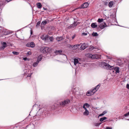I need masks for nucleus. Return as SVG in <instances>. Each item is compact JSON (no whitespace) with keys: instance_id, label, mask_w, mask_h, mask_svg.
I'll use <instances>...</instances> for the list:
<instances>
[{"instance_id":"f257e3e1","label":"nucleus","mask_w":129,"mask_h":129,"mask_svg":"<svg viewBox=\"0 0 129 129\" xmlns=\"http://www.w3.org/2000/svg\"><path fill=\"white\" fill-rule=\"evenodd\" d=\"M100 87V85H98L93 89L87 91L86 93V95L87 96H90L93 95L98 89Z\"/></svg>"},{"instance_id":"f03ea898","label":"nucleus","mask_w":129,"mask_h":129,"mask_svg":"<svg viewBox=\"0 0 129 129\" xmlns=\"http://www.w3.org/2000/svg\"><path fill=\"white\" fill-rule=\"evenodd\" d=\"M50 50V48L47 47H43L40 48V51L41 52L46 53L48 52Z\"/></svg>"},{"instance_id":"7ed1b4c3","label":"nucleus","mask_w":129,"mask_h":129,"mask_svg":"<svg viewBox=\"0 0 129 129\" xmlns=\"http://www.w3.org/2000/svg\"><path fill=\"white\" fill-rule=\"evenodd\" d=\"M88 57L91 58L93 59H98L100 57V55L98 54L92 55L91 54H89Z\"/></svg>"},{"instance_id":"20e7f679","label":"nucleus","mask_w":129,"mask_h":129,"mask_svg":"<svg viewBox=\"0 0 129 129\" xmlns=\"http://www.w3.org/2000/svg\"><path fill=\"white\" fill-rule=\"evenodd\" d=\"M89 4L87 3H84L81 6V7H79L78 8H76L75 9V10L78 9H84L85 8H87Z\"/></svg>"},{"instance_id":"39448f33","label":"nucleus","mask_w":129,"mask_h":129,"mask_svg":"<svg viewBox=\"0 0 129 129\" xmlns=\"http://www.w3.org/2000/svg\"><path fill=\"white\" fill-rule=\"evenodd\" d=\"M70 102V101L67 99L63 102H60L59 104L61 106H64L65 104H68Z\"/></svg>"},{"instance_id":"423d86ee","label":"nucleus","mask_w":129,"mask_h":129,"mask_svg":"<svg viewBox=\"0 0 129 129\" xmlns=\"http://www.w3.org/2000/svg\"><path fill=\"white\" fill-rule=\"evenodd\" d=\"M35 45L34 43L33 42L28 43L26 44V46L28 47H35Z\"/></svg>"},{"instance_id":"0eeeda50","label":"nucleus","mask_w":129,"mask_h":129,"mask_svg":"<svg viewBox=\"0 0 129 129\" xmlns=\"http://www.w3.org/2000/svg\"><path fill=\"white\" fill-rule=\"evenodd\" d=\"M48 38V36L45 34H44L41 37V38L43 40H46Z\"/></svg>"},{"instance_id":"6e6552de","label":"nucleus","mask_w":129,"mask_h":129,"mask_svg":"<svg viewBox=\"0 0 129 129\" xmlns=\"http://www.w3.org/2000/svg\"><path fill=\"white\" fill-rule=\"evenodd\" d=\"M107 26V25L105 23H104L100 24L99 25V27L101 29H103Z\"/></svg>"},{"instance_id":"1a4fd4ad","label":"nucleus","mask_w":129,"mask_h":129,"mask_svg":"<svg viewBox=\"0 0 129 129\" xmlns=\"http://www.w3.org/2000/svg\"><path fill=\"white\" fill-rule=\"evenodd\" d=\"M105 66L107 69H109L110 70H111V69H113V66H111L110 65L107 63L106 64Z\"/></svg>"},{"instance_id":"9d476101","label":"nucleus","mask_w":129,"mask_h":129,"mask_svg":"<svg viewBox=\"0 0 129 129\" xmlns=\"http://www.w3.org/2000/svg\"><path fill=\"white\" fill-rule=\"evenodd\" d=\"M85 110V111L83 112V114L84 115L87 116L89 114V111L87 110L86 108L84 109Z\"/></svg>"},{"instance_id":"9b49d317","label":"nucleus","mask_w":129,"mask_h":129,"mask_svg":"<svg viewBox=\"0 0 129 129\" xmlns=\"http://www.w3.org/2000/svg\"><path fill=\"white\" fill-rule=\"evenodd\" d=\"M87 47L86 44L85 43H83L81 46L80 48L82 50H84Z\"/></svg>"},{"instance_id":"f8f14e48","label":"nucleus","mask_w":129,"mask_h":129,"mask_svg":"<svg viewBox=\"0 0 129 129\" xmlns=\"http://www.w3.org/2000/svg\"><path fill=\"white\" fill-rule=\"evenodd\" d=\"M7 46L6 43L5 42H4L2 43V46L1 47V49H4Z\"/></svg>"},{"instance_id":"ddd939ff","label":"nucleus","mask_w":129,"mask_h":129,"mask_svg":"<svg viewBox=\"0 0 129 129\" xmlns=\"http://www.w3.org/2000/svg\"><path fill=\"white\" fill-rule=\"evenodd\" d=\"M42 55H39L38 57V58L37 60V62H39V61L41 60L42 59Z\"/></svg>"},{"instance_id":"4468645a","label":"nucleus","mask_w":129,"mask_h":129,"mask_svg":"<svg viewBox=\"0 0 129 129\" xmlns=\"http://www.w3.org/2000/svg\"><path fill=\"white\" fill-rule=\"evenodd\" d=\"M91 26L92 28H95L97 27V25L96 23H93L91 24Z\"/></svg>"},{"instance_id":"2eb2a0df","label":"nucleus","mask_w":129,"mask_h":129,"mask_svg":"<svg viewBox=\"0 0 129 129\" xmlns=\"http://www.w3.org/2000/svg\"><path fill=\"white\" fill-rule=\"evenodd\" d=\"M90 107V105L87 103H85L83 105V108L84 109H85V108H86L85 107L87 108H89Z\"/></svg>"},{"instance_id":"dca6fc26","label":"nucleus","mask_w":129,"mask_h":129,"mask_svg":"<svg viewBox=\"0 0 129 129\" xmlns=\"http://www.w3.org/2000/svg\"><path fill=\"white\" fill-rule=\"evenodd\" d=\"M80 44H77V45H74V46H73V45H72L71 46V47H73V48L74 49H77L78 47H79V46H80Z\"/></svg>"},{"instance_id":"f3484780","label":"nucleus","mask_w":129,"mask_h":129,"mask_svg":"<svg viewBox=\"0 0 129 129\" xmlns=\"http://www.w3.org/2000/svg\"><path fill=\"white\" fill-rule=\"evenodd\" d=\"M37 7L39 8H41L42 6L41 4L39 3H37Z\"/></svg>"},{"instance_id":"a211bd4d","label":"nucleus","mask_w":129,"mask_h":129,"mask_svg":"<svg viewBox=\"0 0 129 129\" xmlns=\"http://www.w3.org/2000/svg\"><path fill=\"white\" fill-rule=\"evenodd\" d=\"M113 4V2L112 1H110L109 3L108 6L109 7H112Z\"/></svg>"},{"instance_id":"6ab92c4d","label":"nucleus","mask_w":129,"mask_h":129,"mask_svg":"<svg viewBox=\"0 0 129 129\" xmlns=\"http://www.w3.org/2000/svg\"><path fill=\"white\" fill-rule=\"evenodd\" d=\"M77 25V23L76 22H74V23L73 25H71L70 28H72L76 26Z\"/></svg>"},{"instance_id":"aec40b11","label":"nucleus","mask_w":129,"mask_h":129,"mask_svg":"<svg viewBox=\"0 0 129 129\" xmlns=\"http://www.w3.org/2000/svg\"><path fill=\"white\" fill-rule=\"evenodd\" d=\"M74 64L76 65V64L78 63L79 61L77 59H74Z\"/></svg>"},{"instance_id":"412c9836","label":"nucleus","mask_w":129,"mask_h":129,"mask_svg":"<svg viewBox=\"0 0 129 129\" xmlns=\"http://www.w3.org/2000/svg\"><path fill=\"white\" fill-rule=\"evenodd\" d=\"M115 70L116 71V73H119V69L118 67L115 68Z\"/></svg>"},{"instance_id":"4be33fe9","label":"nucleus","mask_w":129,"mask_h":129,"mask_svg":"<svg viewBox=\"0 0 129 129\" xmlns=\"http://www.w3.org/2000/svg\"><path fill=\"white\" fill-rule=\"evenodd\" d=\"M107 119V118L106 117H104L103 118H101L100 119V120L101 122H102L104 120H106Z\"/></svg>"},{"instance_id":"5701e85b","label":"nucleus","mask_w":129,"mask_h":129,"mask_svg":"<svg viewBox=\"0 0 129 129\" xmlns=\"http://www.w3.org/2000/svg\"><path fill=\"white\" fill-rule=\"evenodd\" d=\"M57 40L59 41L62 40L63 39V38L62 37H58L56 38Z\"/></svg>"},{"instance_id":"b1692460","label":"nucleus","mask_w":129,"mask_h":129,"mask_svg":"<svg viewBox=\"0 0 129 129\" xmlns=\"http://www.w3.org/2000/svg\"><path fill=\"white\" fill-rule=\"evenodd\" d=\"M4 4L3 2L0 0V7L4 5Z\"/></svg>"},{"instance_id":"393cba45","label":"nucleus","mask_w":129,"mask_h":129,"mask_svg":"<svg viewBox=\"0 0 129 129\" xmlns=\"http://www.w3.org/2000/svg\"><path fill=\"white\" fill-rule=\"evenodd\" d=\"M92 35L94 37L97 36H98V35L97 33L93 32L92 34Z\"/></svg>"},{"instance_id":"a878e982","label":"nucleus","mask_w":129,"mask_h":129,"mask_svg":"<svg viewBox=\"0 0 129 129\" xmlns=\"http://www.w3.org/2000/svg\"><path fill=\"white\" fill-rule=\"evenodd\" d=\"M62 51L61 50H57L55 51V53L56 54H58V53H61L62 52Z\"/></svg>"},{"instance_id":"bb28decb","label":"nucleus","mask_w":129,"mask_h":129,"mask_svg":"<svg viewBox=\"0 0 129 129\" xmlns=\"http://www.w3.org/2000/svg\"><path fill=\"white\" fill-rule=\"evenodd\" d=\"M38 62H37V61L36 62L34 63L33 64V66L34 67H36L38 65Z\"/></svg>"},{"instance_id":"cd10ccee","label":"nucleus","mask_w":129,"mask_h":129,"mask_svg":"<svg viewBox=\"0 0 129 129\" xmlns=\"http://www.w3.org/2000/svg\"><path fill=\"white\" fill-rule=\"evenodd\" d=\"M104 20V19H103L102 18V19H99L98 20V21L100 23L102 22L103 20Z\"/></svg>"},{"instance_id":"c85d7f7f","label":"nucleus","mask_w":129,"mask_h":129,"mask_svg":"<svg viewBox=\"0 0 129 129\" xmlns=\"http://www.w3.org/2000/svg\"><path fill=\"white\" fill-rule=\"evenodd\" d=\"M47 23V22L46 21H42L41 23V24L44 25Z\"/></svg>"},{"instance_id":"c756f323","label":"nucleus","mask_w":129,"mask_h":129,"mask_svg":"<svg viewBox=\"0 0 129 129\" xmlns=\"http://www.w3.org/2000/svg\"><path fill=\"white\" fill-rule=\"evenodd\" d=\"M12 53L15 55H18L19 54V53L18 52H15V51H13L12 52Z\"/></svg>"},{"instance_id":"7c9ffc66","label":"nucleus","mask_w":129,"mask_h":129,"mask_svg":"<svg viewBox=\"0 0 129 129\" xmlns=\"http://www.w3.org/2000/svg\"><path fill=\"white\" fill-rule=\"evenodd\" d=\"M49 39L50 41H52L53 39V38L52 37H50L49 38Z\"/></svg>"},{"instance_id":"2f4dec72","label":"nucleus","mask_w":129,"mask_h":129,"mask_svg":"<svg viewBox=\"0 0 129 129\" xmlns=\"http://www.w3.org/2000/svg\"><path fill=\"white\" fill-rule=\"evenodd\" d=\"M129 115V111L128 113H126L124 115V116H128Z\"/></svg>"},{"instance_id":"473e14b6","label":"nucleus","mask_w":129,"mask_h":129,"mask_svg":"<svg viewBox=\"0 0 129 129\" xmlns=\"http://www.w3.org/2000/svg\"><path fill=\"white\" fill-rule=\"evenodd\" d=\"M40 23L41 22L40 21H38L36 25V26L37 27L38 26H39L40 24Z\"/></svg>"},{"instance_id":"72a5a7b5","label":"nucleus","mask_w":129,"mask_h":129,"mask_svg":"<svg viewBox=\"0 0 129 129\" xmlns=\"http://www.w3.org/2000/svg\"><path fill=\"white\" fill-rule=\"evenodd\" d=\"M105 129H112V128L111 127L107 126Z\"/></svg>"},{"instance_id":"f704fd0d","label":"nucleus","mask_w":129,"mask_h":129,"mask_svg":"<svg viewBox=\"0 0 129 129\" xmlns=\"http://www.w3.org/2000/svg\"><path fill=\"white\" fill-rule=\"evenodd\" d=\"M76 37V35L75 34L73 35V36H72V39H74V38L75 37Z\"/></svg>"},{"instance_id":"c9c22d12","label":"nucleus","mask_w":129,"mask_h":129,"mask_svg":"<svg viewBox=\"0 0 129 129\" xmlns=\"http://www.w3.org/2000/svg\"><path fill=\"white\" fill-rule=\"evenodd\" d=\"M100 124V123H96L95 124V126H98Z\"/></svg>"},{"instance_id":"e433bc0d","label":"nucleus","mask_w":129,"mask_h":129,"mask_svg":"<svg viewBox=\"0 0 129 129\" xmlns=\"http://www.w3.org/2000/svg\"><path fill=\"white\" fill-rule=\"evenodd\" d=\"M104 115V114L103 112L102 113H101V114L99 115V116H101L103 115Z\"/></svg>"},{"instance_id":"4c0bfd02","label":"nucleus","mask_w":129,"mask_h":129,"mask_svg":"<svg viewBox=\"0 0 129 129\" xmlns=\"http://www.w3.org/2000/svg\"><path fill=\"white\" fill-rule=\"evenodd\" d=\"M82 34L83 35L86 36V35H87V33H82Z\"/></svg>"},{"instance_id":"58836bf2","label":"nucleus","mask_w":129,"mask_h":129,"mask_svg":"<svg viewBox=\"0 0 129 129\" xmlns=\"http://www.w3.org/2000/svg\"><path fill=\"white\" fill-rule=\"evenodd\" d=\"M126 88L129 89V84H127L126 86Z\"/></svg>"},{"instance_id":"ea45409f","label":"nucleus","mask_w":129,"mask_h":129,"mask_svg":"<svg viewBox=\"0 0 129 129\" xmlns=\"http://www.w3.org/2000/svg\"><path fill=\"white\" fill-rule=\"evenodd\" d=\"M31 54V52L30 51H29L27 53V55H30Z\"/></svg>"},{"instance_id":"a19ab883","label":"nucleus","mask_w":129,"mask_h":129,"mask_svg":"<svg viewBox=\"0 0 129 129\" xmlns=\"http://www.w3.org/2000/svg\"><path fill=\"white\" fill-rule=\"evenodd\" d=\"M107 112L106 111H105L103 112V113L104 114H106L107 113Z\"/></svg>"},{"instance_id":"79ce46f5","label":"nucleus","mask_w":129,"mask_h":129,"mask_svg":"<svg viewBox=\"0 0 129 129\" xmlns=\"http://www.w3.org/2000/svg\"><path fill=\"white\" fill-rule=\"evenodd\" d=\"M3 21V19L1 18V17H0V21Z\"/></svg>"},{"instance_id":"37998d69","label":"nucleus","mask_w":129,"mask_h":129,"mask_svg":"<svg viewBox=\"0 0 129 129\" xmlns=\"http://www.w3.org/2000/svg\"><path fill=\"white\" fill-rule=\"evenodd\" d=\"M27 59V58L26 57L24 58H23V59L25 60H26Z\"/></svg>"},{"instance_id":"c03bdc74","label":"nucleus","mask_w":129,"mask_h":129,"mask_svg":"<svg viewBox=\"0 0 129 129\" xmlns=\"http://www.w3.org/2000/svg\"><path fill=\"white\" fill-rule=\"evenodd\" d=\"M31 76V75H27V77H30Z\"/></svg>"},{"instance_id":"a18cd8bd","label":"nucleus","mask_w":129,"mask_h":129,"mask_svg":"<svg viewBox=\"0 0 129 129\" xmlns=\"http://www.w3.org/2000/svg\"><path fill=\"white\" fill-rule=\"evenodd\" d=\"M67 38H68V39H69L68 38V37H67Z\"/></svg>"},{"instance_id":"49530a36","label":"nucleus","mask_w":129,"mask_h":129,"mask_svg":"<svg viewBox=\"0 0 129 129\" xmlns=\"http://www.w3.org/2000/svg\"><path fill=\"white\" fill-rule=\"evenodd\" d=\"M25 74H26L25 73L24 75H25Z\"/></svg>"},{"instance_id":"de8ad7c7","label":"nucleus","mask_w":129,"mask_h":129,"mask_svg":"<svg viewBox=\"0 0 129 129\" xmlns=\"http://www.w3.org/2000/svg\"><path fill=\"white\" fill-rule=\"evenodd\" d=\"M93 49H94V47H93Z\"/></svg>"}]
</instances>
